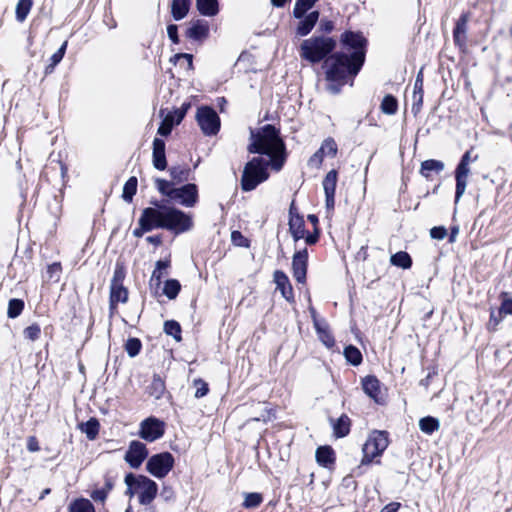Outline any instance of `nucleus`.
Returning a JSON list of instances; mask_svg holds the SVG:
<instances>
[{
	"label": "nucleus",
	"instance_id": "37",
	"mask_svg": "<svg viewBox=\"0 0 512 512\" xmlns=\"http://www.w3.org/2000/svg\"><path fill=\"white\" fill-rule=\"evenodd\" d=\"M440 427L438 419L427 416L424 418H421L419 421V428L422 432L426 434H432L436 430H438Z\"/></svg>",
	"mask_w": 512,
	"mask_h": 512
},
{
	"label": "nucleus",
	"instance_id": "7",
	"mask_svg": "<svg viewBox=\"0 0 512 512\" xmlns=\"http://www.w3.org/2000/svg\"><path fill=\"white\" fill-rule=\"evenodd\" d=\"M196 120L202 132L207 136L216 135L220 129V118L216 111L209 106L197 109Z\"/></svg>",
	"mask_w": 512,
	"mask_h": 512
},
{
	"label": "nucleus",
	"instance_id": "21",
	"mask_svg": "<svg viewBox=\"0 0 512 512\" xmlns=\"http://www.w3.org/2000/svg\"><path fill=\"white\" fill-rule=\"evenodd\" d=\"M289 231L295 241L304 238L306 233L304 219L299 215L291 214L289 219Z\"/></svg>",
	"mask_w": 512,
	"mask_h": 512
},
{
	"label": "nucleus",
	"instance_id": "12",
	"mask_svg": "<svg viewBox=\"0 0 512 512\" xmlns=\"http://www.w3.org/2000/svg\"><path fill=\"white\" fill-rule=\"evenodd\" d=\"M185 36L196 42H203L209 36V24L206 20L196 19L189 22Z\"/></svg>",
	"mask_w": 512,
	"mask_h": 512
},
{
	"label": "nucleus",
	"instance_id": "28",
	"mask_svg": "<svg viewBox=\"0 0 512 512\" xmlns=\"http://www.w3.org/2000/svg\"><path fill=\"white\" fill-rule=\"evenodd\" d=\"M444 169V163L439 160L429 159L421 163L420 173L423 177L429 178L431 172L440 173Z\"/></svg>",
	"mask_w": 512,
	"mask_h": 512
},
{
	"label": "nucleus",
	"instance_id": "20",
	"mask_svg": "<svg viewBox=\"0 0 512 512\" xmlns=\"http://www.w3.org/2000/svg\"><path fill=\"white\" fill-rule=\"evenodd\" d=\"M317 463L325 468L331 467L335 462V453L330 446H321L316 450Z\"/></svg>",
	"mask_w": 512,
	"mask_h": 512
},
{
	"label": "nucleus",
	"instance_id": "61",
	"mask_svg": "<svg viewBox=\"0 0 512 512\" xmlns=\"http://www.w3.org/2000/svg\"><path fill=\"white\" fill-rule=\"evenodd\" d=\"M318 238H319V232L318 230L316 229L315 232L313 234H308L306 237H305V242L308 244V245H313L315 244L317 241H318Z\"/></svg>",
	"mask_w": 512,
	"mask_h": 512
},
{
	"label": "nucleus",
	"instance_id": "30",
	"mask_svg": "<svg viewBox=\"0 0 512 512\" xmlns=\"http://www.w3.org/2000/svg\"><path fill=\"white\" fill-rule=\"evenodd\" d=\"M68 512H95V508L88 499L78 498L69 504Z\"/></svg>",
	"mask_w": 512,
	"mask_h": 512
},
{
	"label": "nucleus",
	"instance_id": "45",
	"mask_svg": "<svg viewBox=\"0 0 512 512\" xmlns=\"http://www.w3.org/2000/svg\"><path fill=\"white\" fill-rule=\"evenodd\" d=\"M164 331L167 335L173 336L176 340L181 339V327L180 324L174 320L166 321L164 324Z\"/></svg>",
	"mask_w": 512,
	"mask_h": 512
},
{
	"label": "nucleus",
	"instance_id": "44",
	"mask_svg": "<svg viewBox=\"0 0 512 512\" xmlns=\"http://www.w3.org/2000/svg\"><path fill=\"white\" fill-rule=\"evenodd\" d=\"M263 501V497L259 493H247L243 502V506L247 509L258 507Z\"/></svg>",
	"mask_w": 512,
	"mask_h": 512
},
{
	"label": "nucleus",
	"instance_id": "8",
	"mask_svg": "<svg viewBox=\"0 0 512 512\" xmlns=\"http://www.w3.org/2000/svg\"><path fill=\"white\" fill-rule=\"evenodd\" d=\"M174 466V457L169 452H162L149 458L146 469L156 478H164Z\"/></svg>",
	"mask_w": 512,
	"mask_h": 512
},
{
	"label": "nucleus",
	"instance_id": "23",
	"mask_svg": "<svg viewBox=\"0 0 512 512\" xmlns=\"http://www.w3.org/2000/svg\"><path fill=\"white\" fill-rule=\"evenodd\" d=\"M191 0H172L171 14L174 20L180 21L184 19L190 9Z\"/></svg>",
	"mask_w": 512,
	"mask_h": 512
},
{
	"label": "nucleus",
	"instance_id": "6",
	"mask_svg": "<svg viewBox=\"0 0 512 512\" xmlns=\"http://www.w3.org/2000/svg\"><path fill=\"white\" fill-rule=\"evenodd\" d=\"M389 441L385 432L374 431L363 445V458L361 464H369L374 458L379 457L388 447Z\"/></svg>",
	"mask_w": 512,
	"mask_h": 512
},
{
	"label": "nucleus",
	"instance_id": "26",
	"mask_svg": "<svg viewBox=\"0 0 512 512\" xmlns=\"http://www.w3.org/2000/svg\"><path fill=\"white\" fill-rule=\"evenodd\" d=\"M196 7L203 16L212 17L219 12L218 0H196Z\"/></svg>",
	"mask_w": 512,
	"mask_h": 512
},
{
	"label": "nucleus",
	"instance_id": "54",
	"mask_svg": "<svg viewBox=\"0 0 512 512\" xmlns=\"http://www.w3.org/2000/svg\"><path fill=\"white\" fill-rule=\"evenodd\" d=\"M167 34L169 39L174 43H179V37H178V27L175 24H169L167 26Z\"/></svg>",
	"mask_w": 512,
	"mask_h": 512
},
{
	"label": "nucleus",
	"instance_id": "36",
	"mask_svg": "<svg viewBox=\"0 0 512 512\" xmlns=\"http://www.w3.org/2000/svg\"><path fill=\"white\" fill-rule=\"evenodd\" d=\"M137 184H138L137 178L134 176L130 177L126 181V183L124 184L123 193H122V198L124 201H126L128 203L132 202L133 196L137 192Z\"/></svg>",
	"mask_w": 512,
	"mask_h": 512
},
{
	"label": "nucleus",
	"instance_id": "52",
	"mask_svg": "<svg viewBox=\"0 0 512 512\" xmlns=\"http://www.w3.org/2000/svg\"><path fill=\"white\" fill-rule=\"evenodd\" d=\"M142 347L138 338H129L125 344L126 352H139Z\"/></svg>",
	"mask_w": 512,
	"mask_h": 512
},
{
	"label": "nucleus",
	"instance_id": "25",
	"mask_svg": "<svg viewBox=\"0 0 512 512\" xmlns=\"http://www.w3.org/2000/svg\"><path fill=\"white\" fill-rule=\"evenodd\" d=\"M311 314L314 320V326L316 328L320 340L324 343V345L327 348L332 347V345L334 344V339L327 331L326 324L324 322L317 320L314 309H311Z\"/></svg>",
	"mask_w": 512,
	"mask_h": 512
},
{
	"label": "nucleus",
	"instance_id": "59",
	"mask_svg": "<svg viewBox=\"0 0 512 512\" xmlns=\"http://www.w3.org/2000/svg\"><path fill=\"white\" fill-rule=\"evenodd\" d=\"M346 360L354 366L362 362V354H344Z\"/></svg>",
	"mask_w": 512,
	"mask_h": 512
},
{
	"label": "nucleus",
	"instance_id": "22",
	"mask_svg": "<svg viewBox=\"0 0 512 512\" xmlns=\"http://www.w3.org/2000/svg\"><path fill=\"white\" fill-rule=\"evenodd\" d=\"M128 300V290L123 284L110 285V308L114 309L118 303H126Z\"/></svg>",
	"mask_w": 512,
	"mask_h": 512
},
{
	"label": "nucleus",
	"instance_id": "41",
	"mask_svg": "<svg viewBox=\"0 0 512 512\" xmlns=\"http://www.w3.org/2000/svg\"><path fill=\"white\" fill-rule=\"evenodd\" d=\"M66 47H67V41H65L61 45V47L51 56V58H50L51 63L46 67V70H45L46 74L51 73L54 70L55 66L61 62V60L63 59V57L65 55Z\"/></svg>",
	"mask_w": 512,
	"mask_h": 512
},
{
	"label": "nucleus",
	"instance_id": "17",
	"mask_svg": "<svg viewBox=\"0 0 512 512\" xmlns=\"http://www.w3.org/2000/svg\"><path fill=\"white\" fill-rule=\"evenodd\" d=\"M274 282L281 295L287 300L292 301L294 298L293 288L288 276L280 270L274 272Z\"/></svg>",
	"mask_w": 512,
	"mask_h": 512
},
{
	"label": "nucleus",
	"instance_id": "5",
	"mask_svg": "<svg viewBox=\"0 0 512 512\" xmlns=\"http://www.w3.org/2000/svg\"><path fill=\"white\" fill-rule=\"evenodd\" d=\"M336 47V41L331 37H313L301 44V56L312 62H320Z\"/></svg>",
	"mask_w": 512,
	"mask_h": 512
},
{
	"label": "nucleus",
	"instance_id": "19",
	"mask_svg": "<svg viewBox=\"0 0 512 512\" xmlns=\"http://www.w3.org/2000/svg\"><path fill=\"white\" fill-rule=\"evenodd\" d=\"M319 15L318 11H312L300 18L301 20L297 26V34L301 37L308 35L317 23Z\"/></svg>",
	"mask_w": 512,
	"mask_h": 512
},
{
	"label": "nucleus",
	"instance_id": "14",
	"mask_svg": "<svg viewBox=\"0 0 512 512\" xmlns=\"http://www.w3.org/2000/svg\"><path fill=\"white\" fill-rule=\"evenodd\" d=\"M470 173L469 165L459 162L455 170L456 190H455V203H458L463 196L466 186L467 178Z\"/></svg>",
	"mask_w": 512,
	"mask_h": 512
},
{
	"label": "nucleus",
	"instance_id": "9",
	"mask_svg": "<svg viewBox=\"0 0 512 512\" xmlns=\"http://www.w3.org/2000/svg\"><path fill=\"white\" fill-rule=\"evenodd\" d=\"M165 432V423L158 418L148 417L140 423L139 436L153 442L163 436Z\"/></svg>",
	"mask_w": 512,
	"mask_h": 512
},
{
	"label": "nucleus",
	"instance_id": "64",
	"mask_svg": "<svg viewBox=\"0 0 512 512\" xmlns=\"http://www.w3.org/2000/svg\"><path fill=\"white\" fill-rule=\"evenodd\" d=\"M60 271H61L60 263H53V264L49 265L48 270H47V272L50 274V277H52L53 274H55V273H60Z\"/></svg>",
	"mask_w": 512,
	"mask_h": 512
},
{
	"label": "nucleus",
	"instance_id": "29",
	"mask_svg": "<svg viewBox=\"0 0 512 512\" xmlns=\"http://www.w3.org/2000/svg\"><path fill=\"white\" fill-rule=\"evenodd\" d=\"M99 422L96 418H90L87 422L80 423L79 429L86 434L89 440H94L99 433Z\"/></svg>",
	"mask_w": 512,
	"mask_h": 512
},
{
	"label": "nucleus",
	"instance_id": "58",
	"mask_svg": "<svg viewBox=\"0 0 512 512\" xmlns=\"http://www.w3.org/2000/svg\"><path fill=\"white\" fill-rule=\"evenodd\" d=\"M107 495H108V492L105 490V489H98V490H95L92 494H91V497L93 498V500L95 501H105V499L107 498Z\"/></svg>",
	"mask_w": 512,
	"mask_h": 512
},
{
	"label": "nucleus",
	"instance_id": "34",
	"mask_svg": "<svg viewBox=\"0 0 512 512\" xmlns=\"http://www.w3.org/2000/svg\"><path fill=\"white\" fill-rule=\"evenodd\" d=\"M318 0H296L293 8V16L297 19L304 17L306 12L311 9Z\"/></svg>",
	"mask_w": 512,
	"mask_h": 512
},
{
	"label": "nucleus",
	"instance_id": "39",
	"mask_svg": "<svg viewBox=\"0 0 512 512\" xmlns=\"http://www.w3.org/2000/svg\"><path fill=\"white\" fill-rule=\"evenodd\" d=\"M32 7V0H19L16 5V19L23 22L28 16Z\"/></svg>",
	"mask_w": 512,
	"mask_h": 512
},
{
	"label": "nucleus",
	"instance_id": "31",
	"mask_svg": "<svg viewBox=\"0 0 512 512\" xmlns=\"http://www.w3.org/2000/svg\"><path fill=\"white\" fill-rule=\"evenodd\" d=\"M390 263L402 269H409L412 266V259L407 252L399 251L390 257Z\"/></svg>",
	"mask_w": 512,
	"mask_h": 512
},
{
	"label": "nucleus",
	"instance_id": "42",
	"mask_svg": "<svg viewBox=\"0 0 512 512\" xmlns=\"http://www.w3.org/2000/svg\"><path fill=\"white\" fill-rule=\"evenodd\" d=\"M319 149L321 150V153H324V156L331 158L335 157L338 151L337 144L331 137L326 138Z\"/></svg>",
	"mask_w": 512,
	"mask_h": 512
},
{
	"label": "nucleus",
	"instance_id": "47",
	"mask_svg": "<svg viewBox=\"0 0 512 512\" xmlns=\"http://www.w3.org/2000/svg\"><path fill=\"white\" fill-rule=\"evenodd\" d=\"M156 187H157V190L164 196H167L169 199L171 198L172 196V191L175 189V187H173V184L167 180H164V179H156Z\"/></svg>",
	"mask_w": 512,
	"mask_h": 512
},
{
	"label": "nucleus",
	"instance_id": "4",
	"mask_svg": "<svg viewBox=\"0 0 512 512\" xmlns=\"http://www.w3.org/2000/svg\"><path fill=\"white\" fill-rule=\"evenodd\" d=\"M125 484L127 485L126 494L130 496L138 495L141 505L151 504L158 493L156 482L144 475L135 476L132 473L127 474L125 476Z\"/></svg>",
	"mask_w": 512,
	"mask_h": 512
},
{
	"label": "nucleus",
	"instance_id": "35",
	"mask_svg": "<svg viewBox=\"0 0 512 512\" xmlns=\"http://www.w3.org/2000/svg\"><path fill=\"white\" fill-rule=\"evenodd\" d=\"M337 177L338 174L336 170H331L326 174L322 183L325 194L335 195Z\"/></svg>",
	"mask_w": 512,
	"mask_h": 512
},
{
	"label": "nucleus",
	"instance_id": "51",
	"mask_svg": "<svg viewBox=\"0 0 512 512\" xmlns=\"http://www.w3.org/2000/svg\"><path fill=\"white\" fill-rule=\"evenodd\" d=\"M164 275V272L159 269H154L152 272L151 278L149 280L150 287L159 288L162 283V277Z\"/></svg>",
	"mask_w": 512,
	"mask_h": 512
},
{
	"label": "nucleus",
	"instance_id": "10",
	"mask_svg": "<svg viewBox=\"0 0 512 512\" xmlns=\"http://www.w3.org/2000/svg\"><path fill=\"white\" fill-rule=\"evenodd\" d=\"M170 200L175 201L185 207H193L198 201V188L193 183L185 184L175 188Z\"/></svg>",
	"mask_w": 512,
	"mask_h": 512
},
{
	"label": "nucleus",
	"instance_id": "43",
	"mask_svg": "<svg viewBox=\"0 0 512 512\" xmlns=\"http://www.w3.org/2000/svg\"><path fill=\"white\" fill-rule=\"evenodd\" d=\"M126 276V268L123 262L117 261L115 264V269L113 273V277L111 279L110 285H120L123 284V281Z\"/></svg>",
	"mask_w": 512,
	"mask_h": 512
},
{
	"label": "nucleus",
	"instance_id": "46",
	"mask_svg": "<svg viewBox=\"0 0 512 512\" xmlns=\"http://www.w3.org/2000/svg\"><path fill=\"white\" fill-rule=\"evenodd\" d=\"M172 179L182 182L188 180L190 170L180 166H173L169 169Z\"/></svg>",
	"mask_w": 512,
	"mask_h": 512
},
{
	"label": "nucleus",
	"instance_id": "63",
	"mask_svg": "<svg viewBox=\"0 0 512 512\" xmlns=\"http://www.w3.org/2000/svg\"><path fill=\"white\" fill-rule=\"evenodd\" d=\"M325 203L328 210H332L335 205V195L325 194Z\"/></svg>",
	"mask_w": 512,
	"mask_h": 512
},
{
	"label": "nucleus",
	"instance_id": "56",
	"mask_svg": "<svg viewBox=\"0 0 512 512\" xmlns=\"http://www.w3.org/2000/svg\"><path fill=\"white\" fill-rule=\"evenodd\" d=\"M324 153H321V150L318 149L309 159V163L311 165H315V166H320L322 161H323V158H324Z\"/></svg>",
	"mask_w": 512,
	"mask_h": 512
},
{
	"label": "nucleus",
	"instance_id": "2",
	"mask_svg": "<svg viewBox=\"0 0 512 512\" xmlns=\"http://www.w3.org/2000/svg\"><path fill=\"white\" fill-rule=\"evenodd\" d=\"M345 51L337 52L325 60L326 79L345 83L347 77H355L365 61L366 39L361 33L346 31L341 36Z\"/></svg>",
	"mask_w": 512,
	"mask_h": 512
},
{
	"label": "nucleus",
	"instance_id": "15",
	"mask_svg": "<svg viewBox=\"0 0 512 512\" xmlns=\"http://www.w3.org/2000/svg\"><path fill=\"white\" fill-rule=\"evenodd\" d=\"M469 21V17L467 14H462L460 18L457 20L456 25L453 30V39L456 46H458L462 51L466 48L467 42V23Z\"/></svg>",
	"mask_w": 512,
	"mask_h": 512
},
{
	"label": "nucleus",
	"instance_id": "60",
	"mask_svg": "<svg viewBox=\"0 0 512 512\" xmlns=\"http://www.w3.org/2000/svg\"><path fill=\"white\" fill-rule=\"evenodd\" d=\"M401 504L399 502H391L384 506L380 512H397Z\"/></svg>",
	"mask_w": 512,
	"mask_h": 512
},
{
	"label": "nucleus",
	"instance_id": "50",
	"mask_svg": "<svg viewBox=\"0 0 512 512\" xmlns=\"http://www.w3.org/2000/svg\"><path fill=\"white\" fill-rule=\"evenodd\" d=\"M502 316L503 313L499 309L497 311L492 310L490 313L488 328L495 330L498 324L502 321Z\"/></svg>",
	"mask_w": 512,
	"mask_h": 512
},
{
	"label": "nucleus",
	"instance_id": "40",
	"mask_svg": "<svg viewBox=\"0 0 512 512\" xmlns=\"http://www.w3.org/2000/svg\"><path fill=\"white\" fill-rule=\"evenodd\" d=\"M24 309V302L21 299L13 298L9 300L7 315L9 318L18 317Z\"/></svg>",
	"mask_w": 512,
	"mask_h": 512
},
{
	"label": "nucleus",
	"instance_id": "33",
	"mask_svg": "<svg viewBox=\"0 0 512 512\" xmlns=\"http://www.w3.org/2000/svg\"><path fill=\"white\" fill-rule=\"evenodd\" d=\"M334 434L337 437H344L350 431V419L346 415L340 416L333 424Z\"/></svg>",
	"mask_w": 512,
	"mask_h": 512
},
{
	"label": "nucleus",
	"instance_id": "49",
	"mask_svg": "<svg viewBox=\"0 0 512 512\" xmlns=\"http://www.w3.org/2000/svg\"><path fill=\"white\" fill-rule=\"evenodd\" d=\"M40 333H41V329L38 324H32V325L28 326L27 328H25V330H24L25 338L32 340V341L38 339L40 336Z\"/></svg>",
	"mask_w": 512,
	"mask_h": 512
},
{
	"label": "nucleus",
	"instance_id": "38",
	"mask_svg": "<svg viewBox=\"0 0 512 512\" xmlns=\"http://www.w3.org/2000/svg\"><path fill=\"white\" fill-rule=\"evenodd\" d=\"M398 103L394 96L386 95L381 103V110L384 114L394 115L397 112Z\"/></svg>",
	"mask_w": 512,
	"mask_h": 512
},
{
	"label": "nucleus",
	"instance_id": "3",
	"mask_svg": "<svg viewBox=\"0 0 512 512\" xmlns=\"http://www.w3.org/2000/svg\"><path fill=\"white\" fill-rule=\"evenodd\" d=\"M138 227L133 230V236L142 237L153 229H167L178 233L190 230L193 221L189 215L176 208H144L138 220Z\"/></svg>",
	"mask_w": 512,
	"mask_h": 512
},
{
	"label": "nucleus",
	"instance_id": "55",
	"mask_svg": "<svg viewBox=\"0 0 512 512\" xmlns=\"http://www.w3.org/2000/svg\"><path fill=\"white\" fill-rule=\"evenodd\" d=\"M499 310L503 314L512 315V299H510V298L503 299Z\"/></svg>",
	"mask_w": 512,
	"mask_h": 512
},
{
	"label": "nucleus",
	"instance_id": "16",
	"mask_svg": "<svg viewBox=\"0 0 512 512\" xmlns=\"http://www.w3.org/2000/svg\"><path fill=\"white\" fill-rule=\"evenodd\" d=\"M184 116V111L175 110L173 112H169L161 122L157 131L158 134L161 136H168L174 125H178L183 120Z\"/></svg>",
	"mask_w": 512,
	"mask_h": 512
},
{
	"label": "nucleus",
	"instance_id": "11",
	"mask_svg": "<svg viewBox=\"0 0 512 512\" xmlns=\"http://www.w3.org/2000/svg\"><path fill=\"white\" fill-rule=\"evenodd\" d=\"M147 455L146 445L135 440L130 443L124 459L132 468L137 469L141 466Z\"/></svg>",
	"mask_w": 512,
	"mask_h": 512
},
{
	"label": "nucleus",
	"instance_id": "1",
	"mask_svg": "<svg viewBox=\"0 0 512 512\" xmlns=\"http://www.w3.org/2000/svg\"><path fill=\"white\" fill-rule=\"evenodd\" d=\"M250 139L248 151L267 155L270 160L254 157L246 163L241 177V188L245 192L254 190L268 179L270 165L274 170L279 171L286 161L285 143L280 137V131L273 125L267 124L257 132L251 131Z\"/></svg>",
	"mask_w": 512,
	"mask_h": 512
},
{
	"label": "nucleus",
	"instance_id": "18",
	"mask_svg": "<svg viewBox=\"0 0 512 512\" xmlns=\"http://www.w3.org/2000/svg\"><path fill=\"white\" fill-rule=\"evenodd\" d=\"M153 166L160 171H163L167 167V161L165 156V142L160 138H155L153 141Z\"/></svg>",
	"mask_w": 512,
	"mask_h": 512
},
{
	"label": "nucleus",
	"instance_id": "48",
	"mask_svg": "<svg viewBox=\"0 0 512 512\" xmlns=\"http://www.w3.org/2000/svg\"><path fill=\"white\" fill-rule=\"evenodd\" d=\"M193 386L195 387V398L199 399L207 395L209 392L208 384L202 379H195L193 381Z\"/></svg>",
	"mask_w": 512,
	"mask_h": 512
},
{
	"label": "nucleus",
	"instance_id": "24",
	"mask_svg": "<svg viewBox=\"0 0 512 512\" xmlns=\"http://www.w3.org/2000/svg\"><path fill=\"white\" fill-rule=\"evenodd\" d=\"M423 103V78L420 71L414 83L412 111L417 114Z\"/></svg>",
	"mask_w": 512,
	"mask_h": 512
},
{
	"label": "nucleus",
	"instance_id": "27",
	"mask_svg": "<svg viewBox=\"0 0 512 512\" xmlns=\"http://www.w3.org/2000/svg\"><path fill=\"white\" fill-rule=\"evenodd\" d=\"M363 390L364 392L374 399L375 401H378V396L380 394V385L379 381L373 377L368 376L366 377L362 382Z\"/></svg>",
	"mask_w": 512,
	"mask_h": 512
},
{
	"label": "nucleus",
	"instance_id": "57",
	"mask_svg": "<svg viewBox=\"0 0 512 512\" xmlns=\"http://www.w3.org/2000/svg\"><path fill=\"white\" fill-rule=\"evenodd\" d=\"M27 449L30 452H37V451L40 450V446H39L38 440H37V438L35 436L28 437V439H27Z\"/></svg>",
	"mask_w": 512,
	"mask_h": 512
},
{
	"label": "nucleus",
	"instance_id": "13",
	"mask_svg": "<svg viewBox=\"0 0 512 512\" xmlns=\"http://www.w3.org/2000/svg\"><path fill=\"white\" fill-rule=\"evenodd\" d=\"M308 252L303 249L294 254L292 260L293 276L298 283H305L307 273Z\"/></svg>",
	"mask_w": 512,
	"mask_h": 512
},
{
	"label": "nucleus",
	"instance_id": "32",
	"mask_svg": "<svg viewBox=\"0 0 512 512\" xmlns=\"http://www.w3.org/2000/svg\"><path fill=\"white\" fill-rule=\"evenodd\" d=\"M181 290V284L177 279H168L164 282L163 294L170 300L175 299Z\"/></svg>",
	"mask_w": 512,
	"mask_h": 512
},
{
	"label": "nucleus",
	"instance_id": "53",
	"mask_svg": "<svg viewBox=\"0 0 512 512\" xmlns=\"http://www.w3.org/2000/svg\"><path fill=\"white\" fill-rule=\"evenodd\" d=\"M446 235H447V230L443 226H436L430 230V236L433 239L442 240L446 237Z\"/></svg>",
	"mask_w": 512,
	"mask_h": 512
},
{
	"label": "nucleus",
	"instance_id": "62",
	"mask_svg": "<svg viewBox=\"0 0 512 512\" xmlns=\"http://www.w3.org/2000/svg\"><path fill=\"white\" fill-rule=\"evenodd\" d=\"M170 267V261L169 260H158L156 262L155 268L159 269L161 271H166Z\"/></svg>",
	"mask_w": 512,
	"mask_h": 512
}]
</instances>
